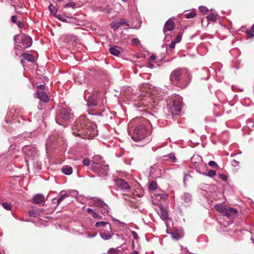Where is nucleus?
Returning <instances> with one entry per match:
<instances>
[{"label":"nucleus","instance_id":"obj_1","mask_svg":"<svg viewBox=\"0 0 254 254\" xmlns=\"http://www.w3.org/2000/svg\"><path fill=\"white\" fill-rule=\"evenodd\" d=\"M191 79L189 71L186 68H177L170 75V80L178 86L184 88L190 83Z\"/></svg>","mask_w":254,"mask_h":254},{"label":"nucleus","instance_id":"obj_2","mask_svg":"<svg viewBox=\"0 0 254 254\" xmlns=\"http://www.w3.org/2000/svg\"><path fill=\"white\" fill-rule=\"evenodd\" d=\"M90 121L85 116H81L78 120L75 122V124L72 127L73 130V133L75 136L84 135V132L82 130H85L87 128V125L89 124Z\"/></svg>","mask_w":254,"mask_h":254},{"label":"nucleus","instance_id":"obj_3","mask_svg":"<svg viewBox=\"0 0 254 254\" xmlns=\"http://www.w3.org/2000/svg\"><path fill=\"white\" fill-rule=\"evenodd\" d=\"M13 40L16 46L22 49L29 48L32 44L31 38L24 34L15 35Z\"/></svg>","mask_w":254,"mask_h":254},{"label":"nucleus","instance_id":"obj_4","mask_svg":"<svg viewBox=\"0 0 254 254\" xmlns=\"http://www.w3.org/2000/svg\"><path fill=\"white\" fill-rule=\"evenodd\" d=\"M149 134L144 125L136 127L131 135V138L135 141H139L145 138Z\"/></svg>","mask_w":254,"mask_h":254},{"label":"nucleus","instance_id":"obj_5","mask_svg":"<svg viewBox=\"0 0 254 254\" xmlns=\"http://www.w3.org/2000/svg\"><path fill=\"white\" fill-rule=\"evenodd\" d=\"M90 169L99 176L104 177L108 175L109 166L107 164L93 162L91 164Z\"/></svg>","mask_w":254,"mask_h":254},{"label":"nucleus","instance_id":"obj_6","mask_svg":"<svg viewBox=\"0 0 254 254\" xmlns=\"http://www.w3.org/2000/svg\"><path fill=\"white\" fill-rule=\"evenodd\" d=\"M73 114L71 113V110L66 108H63L60 110L59 114L56 118V122L58 124L61 125L60 120L67 121L71 118Z\"/></svg>","mask_w":254,"mask_h":254},{"label":"nucleus","instance_id":"obj_7","mask_svg":"<svg viewBox=\"0 0 254 254\" xmlns=\"http://www.w3.org/2000/svg\"><path fill=\"white\" fill-rule=\"evenodd\" d=\"M82 130L84 135L86 138H93L98 134V130L96 125L92 122H89L87 125V128Z\"/></svg>","mask_w":254,"mask_h":254},{"label":"nucleus","instance_id":"obj_8","mask_svg":"<svg viewBox=\"0 0 254 254\" xmlns=\"http://www.w3.org/2000/svg\"><path fill=\"white\" fill-rule=\"evenodd\" d=\"M25 158L35 157L38 155L37 148L31 145H25L22 148Z\"/></svg>","mask_w":254,"mask_h":254},{"label":"nucleus","instance_id":"obj_9","mask_svg":"<svg viewBox=\"0 0 254 254\" xmlns=\"http://www.w3.org/2000/svg\"><path fill=\"white\" fill-rule=\"evenodd\" d=\"M166 232L168 234H170L172 238L176 240L182 238L184 236V232L181 229H174L172 232H169L167 230Z\"/></svg>","mask_w":254,"mask_h":254},{"label":"nucleus","instance_id":"obj_10","mask_svg":"<svg viewBox=\"0 0 254 254\" xmlns=\"http://www.w3.org/2000/svg\"><path fill=\"white\" fill-rule=\"evenodd\" d=\"M175 27V23L173 20L171 19H168L165 23L164 28L163 32L164 34L167 36L168 35V32L172 31Z\"/></svg>","mask_w":254,"mask_h":254},{"label":"nucleus","instance_id":"obj_11","mask_svg":"<svg viewBox=\"0 0 254 254\" xmlns=\"http://www.w3.org/2000/svg\"><path fill=\"white\" fill-rule=\"evenodd\" d=\"M97 95V93H94L88 97L87 100V106L88 108L92 109L97 105V101L96 100Z\"/></svg>","mask_w":254,"mask_h":254},{"label":"nucleus","instance_id":"obj_12","mask_svg":"<svg viewBox=\"0 0 254 254\" xmlns=\"http://www.w3.org/2000/svg\"><path fill=\"white\" fill-rule=\"evenodd\" d=\"M116 184L117 187L119 189L124 191H125L130 189V187L129 185L127 183V182L122 179H117L116 181Z\"/></svg>","mask_w":254,"mask_h":254},{"label":"nucleus","instance_id":"obj_13","mask_svg":"<svg viewBox=\"0 0 254 254\" xmlns=\"http://www.w3.org/2000/svg\"><path fill=\"white\" fill-rule=\"evenodd\" d=\"M238 213V210L232 207H225V209L223 212L222 214L228 217L236 215Z\"/></svg>","mask_w":254,"mask_h":254},{"label":"nucleus","instance_id":"obj_14","mask_svg":"<svg viewBox=\"0 0 254 254\" xmlns=\"http://www.w3.org/2000/svg\"><path fill=\"white\" fill-rule=\"evenodd\" d=\"M36 95L39 99L43 101L45 103L48 102L49 98L46 93L43 91L37 90Z\"/></svg>","mask_w":254,"mask_h":254},{"label":"nucleus","instance_id":"obj_15","mask_svg":"<svg viewBox=\"0 0 254 254\" xmlns=\"http://www.w3.org/2000/svg\"><path fill=\"white\" fill-rule=\"evenodd\" d=\"M191 162L194 166L198 164H202L203 161L202 157L199 155H194L190 159Z\"/></svg>","mask_w":254,"mask_h":254},{"label":"nucleus","instance_id":"obj_16","mask_svg":"<svg viewBox=\"0 0 254 254\" xmlns=\"http://www.w3.org/2000/svg\"><path fill=\"white\" fill-rule=\"evenodd\" d=\"M92 200L93 205L97 207L98 209L100 208L103 205H105V202L101 199L96 197H93L91 198Z\"/></svg>","mask_w":254,"mask_h":254},{"label":"nucleus","instance_id":"obj_17","mask_svg":"<svg viewBox=\"0 0 254 254\" xmlns=\"http://www.w3.org/2000/svg\"><path fill=\"white\" fill-rule=\"evenodd\" d=\"M33 202L35 204H40L45 201V197L42 194H38L34 196Z\"/></svg>","mask_w":254,"mask_h":254},{"label":"nucleus","instance_id":"obj_18","mask_svg":"<svg viewBox=\"0 0 254 254\" xmlns=\"http://www.w3.org/2000/svg\"><path fill=\"white\" fill-rule=\"evenodd\" d=\"M113 234H114L110 233L109 231L104 230L100 233L101 237L105 240L111 239Z\"/></svg>","mask_w":254,"mask_h":254},{"label":"nucleus","instance_id":"obj_19","mask_svg":"<svg viewBox=\"0 0 254 254\" xmlns=\"http://www.w3.org/2000/svg\"><path fill=\"white\" fill-rule=\"evenodd\" d=\"M183 199L187 205H190L192 201L191 195L189 193L185 192L183 194Z\"/></svg>","mask_w":254,"mask_h":254},{"label":"nucleus","instance_id":"obj_20","mask_svg":"<svg viewBox=\"0 0 254 254\" xmlns=\"http://www.w3.org/2000/svg\"><path fill=\"white\" fill-rule=\"evenodd\" d=\"M62 173L66 175H70L73 172L72 168L68 165L64 166L62 169Z\"/></svg>","mask_w":254,"mask_h":254},{"label":"nucleus","instance_id":"obj_21","mask_svg":"<svg viewBox=\"0 0 254 254\" xmlns=\"http://www.w3.org/2000/svg\"><path fill=\"white\" fill-rule=\"evenodd\" d=\"M121 48L117 46L111 47L109 49L110 53L114 56H118L121 53Z\"/></svg>","mask_w":254,"mask_h":254},{"label":"nucleus","instance_id":"obj_22","mask_svg":"<svg viewBox=\"0 0 254 254\" xmlns=\"http://www.w3.org/2000/svg\"><path fill=\"white\" fill-rule=\"evenodd\" d=\"M158 213L163 220H166L168 218V212L162 207L160 208V210L158 212Z\"/></svg>","mask_w":254,"mask_h":254},{"label":"nucleus","instance_id":"obj_23","mask_svg":"<svg viewBox=\"0 0 254 254\" xmlns=\"http://www.w3.org/2000/svg\"><path fill=\"white\" fill-rule=\"evenodd\" d=\"M105 206H104L103 205L100 208L98 209V210L100 211L101 213L104 215H106V214H107L110 209V208L109 207L108 205L105 203Z\"/></svg>","mask_w":254,"mask_h":254},{"label":"nucleus","instance_id":"obj_24","mask_svg":"<svg viewBox=\"0 0 254 254\" xmlns=\"http://www.w3.org/2000/svg\"><path fill=\"white\" fill-rule=\"evenodd\" d=\"M108 226L109 227V230H111V226L110 224L108 222H104V221H100L96 222L95 224V226L96 227H107Z\"/></svg>","mask_w":254,"mask_h":254},{"label":"nucleus","instance_id":"obj_25","mask_svg":"<svg viewBox=\"0 0 254 254\" xmlns=\"http://www.w3.org/2000/svg\"><path fill=\"white\" fill-rule=\"evenodd\" d=\"M172 113L177 115H180L182 111V106H173L172 108Z\"/></svg>","mask_w":254,"mask_h":254},{"label":"nucleus","instance_id":"obj_26","mask_svg":"<svg viewBox=\"0 0 254 254\" xmlns=\"http://www.w3.org/2000/svg\"><path fill=\"white\" fill-rule=\"evenodd\" d=\"M22 56L25 60L28 61V62H33L34 61V57L30 54L24 53L22 54Z\"/></svg>","mask_w":254,"mask_h":254},{"label":"nucleus","instance_id":"obj_27","mask_svg":"<svg viewBox=\"0 0 254 254\" xmlns=\"http://www.w3.org/2000/svg\"><path fill=\"white\" fill-rule=\"evenodd\" d=\"M215 209L221 214L224 212L225 207L222 204H216L214 206Z\"/></svg>","mask_w":254,"mask_h":254},{"label":"nucleus","instance_id":"obj_28","mask_svg":"<svg viewBox=\"0 0 254 254\" xmlns=\"http://www.w3.org/2000/svg\"><path fill=\"white\" fill-rule=\"evenodd\" d=\"M207 19L209 21L215 22L217 19V15L213 13H210L207 15Z\"/></svg>","mask_w":254,"mask_h":254},{"label":"nucleus","instance_id":"obj_29","mask_svg":"<svg viewBox=\"0 0 254 254\" xmlns=\"http://www.w3.org/2000/svg\"><path fill=\"white\" fill-rule=\"evenodd\" d=\"M216 172L215 171L213 170H210L208 171V173L202 172V175L205 176H208L209 177H213V176H214L216 175Z\"/></svg>","mask_w":254,"mask_h":254},{"label":"nucleus","instance_id":"obj_30","mask_svg":"<svg viewBox=\"0 0 254 254\" xmlns=\"http://www.w3.org/2000/svg\"><path fill=\"white\" fill-rule=\"evenodd\" d=\"M49 10L52 14H53L54 16L56 15V13L57 12V8L55 7L54 5L52 4H50L49 6Z\"/></svg>","mask_w":254,"mask_h":254},{"label":"nucleus","instance_id":"obj_31","mask_svg":"<svg viewBox=\"0 0 254 254\" xmlns=\"http://www.w3.org/2000/svg\"><path fill=\"white\" fill-rule=\"evenodd\" d=\"M173 106H182V99L179 98L174 100Z\"/></svg>","mask_w":254,"mask_h":254},{"label":"nucleus","instance_id":"obj_32","mask_svg":"<svg viewBox=\"0 0 254 254\" xmlns=\"http://www.w3.org/2000/svg\"><path fill=\"white\" fill-rule=\"evenodd\" d=\"M119 21L112 22L111 23V27L114 30H117L120 27Z\"/></svg>","mask_w":254,"mask_h":254},{"label":"nucleus","instance_id":"obj_33","mask_svg":"<svg viewBox=\"0 0 254 254\" xmlns=\"http://www.w3.org/2000/svg\"><path fill=\"white\" fill-rule=\"evenodd\" d=\"M204 165H203V164H198L197 165L194 166L196 169V171L197 173L202 174V173L201 172V168L203 167H204Z\"/></svg>","mask_w":254,"mask_h":254},{"label":"nucleus","instance_id":"obj_34","mask_svg":"<svg viewBox=\"0 0 254 254\" xmlns=\"http://www.w3.org/2000/svg\"><path fill=\"white\" fill-rule=\"evenodd\" d=\"M149 189L151 190H155L157 188V185L156 182L152 181L149 184Z\"/></svg>","mask_w":254,"mask_h":254},{"label":"nucleus","instance_id":"obj_35","mask_svg":"<svg viewBox=\"0 0 254 254\" xmlns=\"http://www.w3.org/2000/svg\"><path fill=\"white\" fill-rule=\"evenodd\" d=\"M2 206L4 209L7 210H10L11 208V204L8 202H3L2 203Z\"/></svg>","mask_w":254,"mask_h":254},{"label":"nucleus","instance_id":"obj_36","mask_svg":"<svg viewBox=\"0 0 254 254\" xmlns=\"http://www.w3.org/2000/svg\"><path fill=\"white\" fill-rule=\"evenodd\" d=\"M195 13L193 11L190 12L185 14L186 17L187 18H191L194 17L195 16Z\"/></svg>","mask_w":254,"mask_h":254},{"label":"nucleus","instance_id":"obj_37","mask_svg":"<svg viewBox=\"0 0 254 254\" xmlns=\"http://www.w3.org/2000/svg\"><path fill=\"white\" fill-rule=\"evenodd\" d=\"M29 215L31 217H36L38 214V212L36 210H31L29 211Z\"/></svg>","mask_w":254,"mask_h":254},{"label":"nucleus","instance_id":"obj_38","mask_svg":"<svg viewBox=\"0 0 254 254\" xmlns=\"http://www.w3.org/2000/svg\"><path fill=\"white\" fill-rule=\"evenodd\" d=\"M199 10V11L203 14H206L208 12V9L205 6H200Z\"/></svg>","mask_w":254,"mask_h":254},{"label":"nucleus","instance_id":"obj_39","mask_svg":"<svg viewBox=\"0 0 254 254\" xmlns=\"http://www.w3.org/2000/svg\"><path fill=\"white\" fill-rule=\"evenodd\" d=\"M90 160L88 158H84L82 161V163L85 166H88L90 164Z\"/></svg>","mask_w":254,"mask_h":254},{"label":"nucleus","instance_id":"obj_40","mask_svg":"<svg viewBox=\"0 0 254 254\" xmlns=\"http://www.w3.org/2000/svg\"><path fill=\"white\" fill-rule=\"evenodd\" d=\"M68 196V195L67 193L63 194L61 196V197L58 199L57 204H59L65 197H67Z\"/></svg>","mask_w":254,"mask_h":254},{"label":"nucleus","instance_id":"obj_41","mask_svg":"<svg viewBox=\"0 0 254 254\" xmlns=\"http://www.w3.org/2000/svg\"><path fill=\"white\" fill-rule=\"evenodd\" d=\"M109 254H119L117 249L111 248L108 252Z\"/></svg>","mask_w":254,"mask_h":254},{"label":"nucleus","instance_id":"obj_42","mask_svg":"<svg viewBox=\"0 0 254 254\" xmlns=\"http://www.w3.org/2000/svg\"><path fill=\"white\" fill-rule=\"evenodd\" d=\"M92 217L96 219L100 220L102 219V216H100L97 212H94L92 214Z\"/></svg>","mask_w":254,"mask_h":254},{"label":"nucleus","instance_id":"obj_43","mask_svg":"<svg viewBox=\"0 0 254 254\" xmlns=\"http://www.w3.org/2000/svg\"><path fill=\"white\" fill-rule=\"evenodd\" d=\"M182 39V35L181 34L178 35L175 39L173 41L174 42H175V43H179Z\"/></svg>","mask_w":254,"mask_h":254},{"label":"nucleus","instance_id":"obj_44","mask_svg":"<svg viewBox=\"0 0 254 254\" xmlns=\"http://www.w3.org/2000/svg\"><path fill=\"white\" fill-rule=\"evenodd\" d=\"M208 165L213 168H217L218 167L217 163L214 161H210L208 162Z\"/></svg>","mask_w":254,"mask_h":254},{"label":"nucleus","instance_id":"obj_45","mask_svg":"<svg viewBox=\"0 0 254 254\" xmlns=\"http://www.w3.org/2000/svg\"><path fill=\"white\" fill-rule=\"evenodd\" d=\"M55 17H56L57 18H58L59 20L62 21H64V22H65L66 21V19L65 17H64L63 15H62L61 14H58V15H56L55 16Z\"/></svg>","mask_w":254,"mask_h":254},{"label":"nucleus","instance_id":"obj_46","mask_svg":"<svg viewBox=\"0 0 254 254\" xmlns=\"http://www.w3.org/2000/svg\"><path fill=\"white\" fill-rule=\"evenodd\" d=\"M131 43L133 45H137L139 44V41L137 38H133L131 40Z\"/></svg>","mask_w":254,"mask_h":254},{"label":"nucleus","instance_id":"obj_47","mask_svg":"<svg viewBox=\"0 0 254 254\" xmlns=\"http://www.w3.org/2000/svg\"><path fill=\"white\" fill-rule=\"evenodd\" d=\"M219 176V178L222 179L224 181H226L228 180L227 177L224 174H220Z\"/></svg>","mask_w":254,"mask_h":254},{"label":"nucleus","instance_id":"obj_48","mask_svg":"<svg viewBox=\"0 0 254 254\" xmlns=\"http://www.w3.org/2000/svg\"><path fill=\"white\" fill-rule=\"evenodd\" d=\"M120 26L121 25H126L127 26H129V24L127 23V22L125 21L124 19H121L120 21H119Z\"/></svg>","mask_w":254,"mask_h":254},{"label":"nucleus","instance_id":"obj_49","mask_svg":"<svg viewBox=\"0 0 254 254\" xmlns=\"http://www.w3.org/2000/svg\"><path fill=\"white\" fill-rule=\"evenodd\" d=\"M16 24H17V25L18 26V27L20 28H22L24 26L23 22L21 21H18L17 22Z\"/></svg>","mask_w":254,"mask_h":254},{"label":"nucleus","instance_id":"obj_50","mask_svg":"<svg viewBox=\"0 0 254 254\" xmlns=\"http://www.w3.org/2000/svg\"><path fill=\"white\" fill-rule=\"evenodd\" d=\"M11 22H12L13 23H17V16H15V15H12L11 17Z\"/></svg>","mask_w":254,"mask_h":254},{"label":"nucleus","instance_id":"obj_51","mask_svg":"<svg viewBox=\"0 0 254 254\" xmlns=\"http://www.w3.org/2000/svg\"><path fill=\"white\" fill-rule=\"evenodd\" d=\"M66 39L68 40L69 39H72L73 40H75L76 39V37L73 35H67L66 37Z\"/></svg>","mask_w":254,"mask_h":254},{"label":"nucleus","instance_id":"obj_52","mask_svg":"<svg viewBox=\"0 0 254 254\" xmlns=\"http://www.w3.org/2000/svg\"><path fill=\"white\" fill-rule=\"evenodd\" d=\"M46 86L44 84H40L37 86L38 90L45 89Z\"/></svg>","mask_w":254,"mask_h":254},{"label":"nucleus","instance_id":"obj_53","mask_svg":"<svg viewBox=\"0 0 254 254\" xmlns=\"http://www.w3.org/2000/svg\"><path fill=\"white\" fill-rule=\"evenodd\" d=\"M176 44V43H175V42H174L173 41H172L171 43V44H170L169 48H170L171 50L174 49L175 47Z\"/></svg>","mask_w":254,"mask_h":254},{"label":"nucleus","instance_id":"obj_54","mask_svg":"<svg viewBox=\"0 0 254 254\" xmlns=\"http://www.w3.org/2000/svg\"><path fill=\"white\" fill-rule=\"evenodd\" d=\"M75 6V3L74 2H70V3H68L66 4V7H69V6H71L73 8H74Z\"/></svg>","mask_w":254,"mask_h":254},{"label":"nucleus","instance_id":"obj_55","mask_svg":"<svg viewBox=\"0 0 254 254\" xmlns=\"http://www.w3.org/2000/svg\"><path fill=\"white\" fill-rule=\"evenodd\" d=\"M131 233H132V237H133V238L135 239H137V238H138L137 234L134 231H132Z\"/></svg>","mask_w":254,"mask_h":254},{"label":"nucleus","instance_id":"obj_56","mask_svg":"<svg viewBox=\"0 0 254 254\" xmlns=\"http://www.w3.org/2000/svg\"><path fill=\"white\" fill-rule=\"evenodd\" d=\"M87 212L88 213H90L91 214H92L94 212V211L92 209H91V208H88L87 209Z\"/></svg>","mask_w":254,"mask_h":254},{"label":"nucleus","instance_id":"obj_57","mask_svg":"<svg viewBox=\"0 0 254 254\" xmlns=\"http://www.w3.org/2000/svg\"><path fill=\"white\" fill-rule=\"evenodd\" d=\"M247 33L249 37L252 38L254 36V34L251 31H247Z\"/></svg>","mask_w":254,"mask_h":254},{"label":"nucleus","instance_id":"obj_58","mask_svg":"<svg viewBox=\"0 0 254 254\" xmlns=\"http://www.w3.org/2000/svg\"><path fill=\"white\" fill-rule=\"evenodd\" d=\"M156 59V56L154 55H151L150 57V61H154Z\"/></svg>","mask_w":254,"mask_h":254},{"label":"nucleus","instance_id":"obj_59","mask_svg":"<svg viewBox=\"0 0 254 254\" xmlns=\"http://www.w3.org/2000/svg\"><path fill=\"white\" fill-rule=\"evenodd\" d=\"M169 159H170L171 160H175V159H176L175 156L174 155H170L169 156Z\"/></svg>","mask_w":254,"mask_h":254},{"label":"nucleus","instance_id":"obj_60","mask_svg":"<svg viewBox=\"0 0 254 254\" xmlns=\"http://www.w3.org/2000/svg\"><path fill=\"white\" fill-rule=\"evenodd\" d=\"M101 158V157L100 156H95L94 157V160H100Z\"/></svg>","mask_w":254,"mask_h":254},{"label":"nucleus","instance_id":"obj_61","mask_svg":"<svg viewBox=\"0 0 254 254\" xmlns=\"http://www.w3.org/2000/svg\"><path fill=\"white\" fill-rule=\"evenodd\" d=\"M138 254V252L136 251H134L133 252H132L131 253H130V254Z\"/></svg>","mask_w":254,"mask_h":254},{"label":"nucleus","instance_id":"obj_62","mask_svg":"<svg viewBox=\"0 0 254 254\" xmlns=\"http://www.w3.org/2000/svg\"><path fill=\"white\" fill-rule=\"evenodd\" d=\"M252 31L254 33V24L253 25V26L252 27Z\"/></svg>","mask_w":254,"mask_h":254},{"label":"nucleus","instance_id":"obj_63","mask_svg":"<svg viewBox=\"0 0 254 254\" xmlns=\"http://www.w3.org/2000/svg\"><path fill=\"white\" fill-rule=\"evenodd\" d=\"M24 60H21V63H24Z\"/></svg>","mask_w":254,"mask_h":254},{"label":"nucleus","instance_id":"obj_64","mask_svg":"<svg viewBox=\"0 0 254 254\" xmlns=\"http://www.w3.org/2000/svg\"><path fill=\"white\" fill-rule=\"evenodd\" d=\"M0 254H5L3 252H0Z\"/></svg>","mask_w":254,"mask_h":254}]
</instances>
